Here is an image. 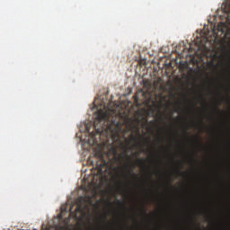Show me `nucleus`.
I'll list each match as a JSON object with an SVG mask.
<instances>
[{
	"label": "nucleus",
	"mask_w": 230,
	"mask_h": 230,
	"mask_svg": "<svg viewBox=\"0 0 230 230\" xmlns=\"http://www.w3.org/2000/svg\"><path fill=\"white\" fill-rule=\"evenodd\" d=\"M93 104L97 111V119H99V121H107L106 132L110 134L113 143H117L118 145H119V146H122L123 148L128 150V145H130V143H137L139 141L140 137H137V136H134L133 133L130 134L129 139L126 137L128 132H133L134 130L133 125H128L130 119H128V123L124 128L121 123H116L114 121L113 123L111 124L110 113L106 106L103 104H101L100 107L97 106L96 101H94Z\"/></svg>",
	"instance_id": "obj_1"
},
{
	"label": "nucleus",
	"mask_w": 230,
	"mask_h": 230,
	"mask_svg": "<svg viewBox=\"0 0 230 230\" xmlns=\"http://www.w3.org/2000/svg\"><path fill=\"white\" fill-rule=\"evenodd\" d=\"M70 218H74L77 224L87 226V197H79L69 208Z\"/></svg>",
	"instance_id": "obj_2"
},
{
	"label": "nucleus",
	"mask_w": 230,
	"mask_h": 230,
	"mask_svg": "<svg viewBox=\"0 0 230 230\" xmlns=\"http://www.w3.org/2000/svg\"><path fill=\"white\" fill-rule=\"evenodd\" d=\"M84 131L80 129V132L76 134V137L80 139L82 149L84 150L81 155V161L83 168L87 166V162H85V157L87 155V123H84Z\"/></svg>",
	"instance_id": "obj_3"
},
{
	"label": "nucleus",
	"mask_w": 230,
	"mask_h": 230,
	"mask_svg": "<svg viewBox=\"0 0 230 230\" xmlns=\"http://www.w3.org/2000/svg\"><path fill=\"white\" fill-rule=\"evenodd\" d=\"M87 168H83L81 170V177H83V184L81 185V190H84V192L87 191Z\"/></svg>",
	"instance_id": "obj_4"
},
{
	"label": "nucleus",
	"mask_w": 230,
	"mask_h": 230,
	"mask_svg": "<svg viewBox=\"0 0 230 230\" xmlns=\"http://www.w3.org/2000/svg\"><path fill=\"white\" fill-rule=\"evenodd\" d=\"M100 157H101V162L97 163L96 166H97L98 172H102L104 168H107L109 163H108V161H105L103 159L102 152H100Z\"/></svg>",
	"instance_id": "obj_5"
},
{
	"label": "nucleus",
	"mask_w": 230,
	"mask_h": 230,
	"mask_svg": "<svg viewBox=\"0 0 230 230\" xmlns=\"http://www.w3.org/2000/svg\"><path fill=\"white\" fill-rule=\"evenodd\" d=\"M106 218H107V215H102L101 217H99L98 222H97V230H103V228H102L101 222H104Z\"/></svg>",
	"instance_id": "obj_6"
},
{
	"label": "nucleus",
	"mask_w": 230,
	"mask_h": 230,
	"mask_svg": "<svg viewBox=\"0 0 230 230\" xmlns=\"http://www.w3.org/2000/svg\"><path fill=\"white\" fill-rule=\"evenodd\" d=\"M91 197L88 195V230H91V212H90Z\"/></svg>",
	"instance_id": "obj_7"
},
{
	"label": "nucleus",
	"mask_w": 230,
	"mask_h": 230,
	"mask_svg": "<svg viewBox=\"0 0 230 230\" xmlns=\"http://www.w3.org/2000/svg\"><path fill=\"white\" fill-rule=\"evenodd\" d=\"M111 151L114 156L118 155V150L115 146H111Z\"/></svg>",
	"instance_id": "obj_8"
},
{
	"label": "nucleus",
	"mask_w": 230,
	"mask_h": 230,
	"mask_svg": "<svg viewBox=\"0 0 230 230\" xmlns=\"http://www.w3.org/2000/svg\"><path fill=\"white\" fill-rule=\"evenodd\" d=\"M138 164H142V166H145L146 164V159H137Z\"/></svg>",
	"instance_id": "obj_9"
},
{
	"label": "nucleus",
	"mask_w": 230,
	"mask_h": 230,
	"mask_svg": "<svg viewBox=\"0 0 230 230\" xmlns=\"http://www.w3.org/2000/svg\"><path fill=\"white\" fill-rule=\"evenodd\" d=\"M115 203L119 204L120 206H123L125 208V204H123V202H121V200H119V199H115Z\"/></svg>",
	"instance_id": "obj_10"
},
{
	"label": "nucleus",
	"mask_w": 230,
	"mask_h": 230,
	"mask_svg": "<svg viewBox=\"0 0 230 230\" xmlns=\"http://www.w3.org/2000/svg\"><path fill=\"white\" fill-rule=\"evenodd\" d=\"M178 173L180 175H186V172H181V170H178Z\"/></svg>",
	"instance_id": "obj_11"
},
{
	"label": "nucleus",
	"mask_w": 230,
	"mask_h": 230,
	"mask_svg": "<svg viewBox=\"0 0 230 230\" xmlns=\"http://www.w3.org/2000/svg\"><path fill=\"white\" fill-rule=\"evenodd\" d=\"M143 139H144V141L146 142V143H150V141H149V139H146V138H145V137H143Z\"/></svg>",
	"instance_id": "obj_12"
},
{
	"label": "nucleus",
	"mask_w": 230,
	"mask_h": 230,
	"mask_svg": "<svg viewBox=\"0 0 230 230\" xmlns=\"http://www.w3.org/2000/svg\"><path fill=\"white\" fill-rule=\"evenodd\" d=\"M179 111H181V107H180V106H178V107L176 108V112H179Z\"/></svg>",
	"instance_id": "obj_13"
},
{
	"label": "nucleus",
	"mask_w": 230,
	"mask_h": 230,
	"mask_svg": "<svg viewBox=\"0 0 230 230\" xmlns=\"http://www.w3.org/2000/svg\"><path fill=\"white\" fill-rule=\"evenodd\" d=\"M223 99H220V101L218 102V104H222Z\"/></svg>",
	"instance_id": "obj_14"
},
{
	"label": "nucleus",
	"mask_w": 230,
	"mask_h": 230,
	"mask_svg": "<svg viewBox=\"0 0 230 230\" xmlns=\"http://www.w3.org/2000/svg\"><path fill=\"white\" fill-rule=\"evenodd\" d=\"M143 152V150H141V152H138L137 154V155H140V154Z\"/></svg>",
	"instance_id": "obj_15"
},
{
	"label": "nucleus",
	"mask_w": 230,
	"mask_h": 230,
	"mask_svg": "<svg viewBox=\"0 0 230 230\" xmlns=\"http://www.w3.org/2000/svg\"><path fill=\"white\" fill-rule=\"evenodd\" d=\"M89 188H90V184H89V182H88V193H89Z\"/></svg>",
	"instance_id": "obj_16"
},
{
	"label": "nucleus",
	"mask_w": 230,
	"mask_h": 230,
	"mask_svg": "<svg viewBox=\"0 0 230 230\" xmlns=\"http://www.w3.org/2000/svg\"><path fill=\"white\" fill-rule=\"evenodd\" d=\"M137 134H138V136H140V132H139V130H137Z\"/></svg>",
	"instance_id": "obj_17"
},
{
	"label": "nucleus",
	"mask_w": 230,
	"mask_h": 230,
	"mask_svg": "<svg viewBox=\"0 0 230 230\" xmlns=\"http://www.w3.org/2000/svg\"><path fill=\"white\" fill-rule=\"evenodd\" d=\"M133 168H136V164L133 165Z\"/></svg>",
	"instance_id": "obj_18"
},
{
	"label": "nucleus",
	"mask_w": 230,
	"mask_h": 230,
	"mask_svg": "<svg viewBox=\"0 0 230 230\" xmlns=\"http://www.w3.org/2000/svg\"><path fill=\"white\" fill-rule=\"evenodd\" d=\"M148 130L152 131V128H148Z\"/></svg>",
	"instance_id": "obj_19"
},
{
	"label": "nucleus",
	"mask_w": 230,
	"mask_h": 230,
	"mask_svg": "<svg viewBox=\"0 0 230 230\" xmlns=\"http://www.w3.org/2000/svg\"><path fill=\"white\" fill-rule=\"evenodd\" d=\"M185 134H187V130H184Z\"/></svg>",
	"instance_id": "obj_20"
},
{
	"label": "nucleus",
	"mask_w": 230,
	"mask_h": 230,
	"mask_svg": "<svg viewBox=\"0 0 230 230\" xmlns=\"http://www.w3.org/2000/svg\"><path fill=\"white\" fill-rule=\"evenodd\" d=\"M128 173L131 174V172L129 171Z\"/></svg>",
	"instance_id": "obj_21"
},
{
	"label": "nucleus",
	"mask_w": 230,
	"mask_h": 230,
	"mask_svg": "<svg viewBox=\"0 0 230 230\" xmlns=\"http://www.w3.org/2000/svg\"><path fill=\"white\" fill-rule=\"evenodd\" d=\"M143 211H146V209L143 208Z\"/></svg>",
	"instance_id": "obj_22"
},
{
	"label": "nucleus",
	"mask_w": 230,
	"mask_h": 230,
	"mask_svg": "<svg viewBox=\"0 0 230 230\" xmlns=\"http://www.w3.org/2000/svg\"><path fill=\"white\" fill-rule=\"evenodd\" d=\"M84 230H87V228L85 227Z\"/></svg>",
	"instance_id": "obj_23"
},
{
	"label": "nucleus",
	"mask_w": 230,
	"mask_h": 230,
	"mask_svg": "<svg viewBox=\"0 0 230 230\" xmlns=\"http://www.w3.org/2000/svg\"><path fill=\"white\" fill-rule=\"evenodd\" d=\"M88 133H89V127H88Z\"/></svg>",
	"instance_id": "obj_24"
},
{
	"label": "nucleus",
	"mask_w": 230,
	"mask_h": 230,
	"mask_svg": "<svg viewBox=\"0 0 230 230\" xmlns=\"http://www.w3.org/2000/svg\"><path fill=\"white\" fill-rule=\"evenodd\" d=\"M229 92H230V90H229Z\"/></svg>",
	"instance_id": "obj_25"
}]
</instances>
